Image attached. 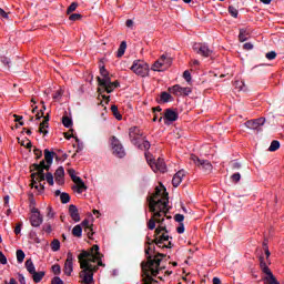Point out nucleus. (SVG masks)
Returning a JSON list of instances; mask_svg holds the SVG:
<instances>
[{"instance_id": "nucleus-1", "label": "nucleus", "mask_w": 284, "mask_h": 284, "mask_svg": "<svg viewBox=\"0 0 284 284\" xmlns=\"http://www.w3.org/2000/svg\"><path fill=\"white\" fill-rule=\"evenodd\" d=\"M169 204L170 195L165 186H162V190L159 189V186L155 187V193L149 201V212H152L153 214L148 222L149 230H154L156 223L160 224V227L163 226V221H165V219H161V216H165L170 212Z\"/></svg>"}, {"instance_id": "nucleus-2", "label": "nucleus", "mask_w": 284, "mask_h": 284, "mask_svg": "<svg viewBox=\"0 0 284 284\" xmlns=\"http://www.w3.org/2000/svg\"><path fill=\"white\" fill-rule=\"evenodd\" d=\"M130 70L138 77L145 78L150 75V64L143 60H135Z\"/></svg>"}, {"instance_id": "nucleus-3", "label": "nucleus", "mask_w": 284, "mask_h": 284, "mask_svg": "<svg viewBox=\"0 0 284 284\" xmlns=\"http://www.w3.org/2000/svg\"><path fill=\"white\" fill-rule=\"evenodd\" d=\"M260 267L263 274H266V276L263 277L264 284H281V282L276 280V276H274V273H272V270H270V266L265 263L263 256H260Z\"/></svg>"}, {"instance_id": "nucleus-4", "label": "nucleus", "mask_w": 284, "mask_h": 284, "mask_svg": "<svg viewBox=\"0 0 284 284\" xmlns=\"http://www.w3.org/2000/svg\"><path fill=\"white\" fill-rule=\"evenodd\" d=\"M164 241H170V235H168V227L158 226L154 233V243L156 246L161 247Z\"/></svg>"}, {"instance_id": "nucleus-5", "label": "nucleus", "mask_w": 284, "mask_h": 284, "mask_svg": "<svg viewBox=\"0 0 284 284\" xmlns=\"http://www.w3.org/2000/svg\"><path fill=\"white\" fill-rule=\"evenodd\" d=\"M111 148L114 156H118V159H123V156H125L123 144H121V141L114 135L111 138Z\"/></svg>"}, {"instance_id": "nucleus-6", "label": "nucleus", "mask_w": 284, "mask_h": 284, "mask_svg": "<svg viewBox=\"0 0 284 284\" xmlns=\"http://www.w3.org/2000/svg\"><path fill=\"white\" fill-rule=\"evenodd\" d=\"M80 272L81 278H83V283L85 284H92L94 282V275L92 274L91 266L88 264L83 263Z\"/></svg>"}, {"instance_id": "nucleus-7", "label": "nucleus", "mask_w": 284, "mask_h": 284, "mask_svg": "<svg viewBox=\"0 0 284 284\" xmlns=\"http://www.w3.org/2000/svg\"><path fill=\"white\" fill-rule=\"evenodd\" d=\"M148 163L153 172H168V166L165 165V160L159 158L156 161L152 159H148Z\"/></svg>"}, {"instance_id": "nucleus-8", "label": "nucleus", "mask_w": 284, "mask_h": 284, "mask_svg": "<svg viewBox=\"0 0 284 284\" xmlns=\"http://www.w3.org/2000/svg\"><path fill=\"white\" fill-rule=\"evenodd\" d=\"M190 159L197 168H200V170H203L204 172H212V163H210V161L201 160L194 154H192Z\"/></svg>"}, {"instance_id": "nucleus-9", "label": "nucleus", "mask_w": 284, "mask_h": 284, "mask_svg": "<svg viewBox=\"0 0 284 284\" xmlns=\"http://www.w3.org/2000/svg\"><path fill=\"white\" fill-rule=\"evenodd\" d=\"M172 94H175V97H179V94L181 97H189L190 94H192V89L189 87H181L179 84H175L173 87H170L168 89Z\"/></svg>"}, {"instance_id": "nucleus-10", "label": "nucleus", "mask_w": 284, "mask_h": 284, "mask_svg": "<svg viewBox=\"0 0 284 284\" xmlns=\"http://www.w3.org/2000/svg\"><path fill=\"white\" fill-rule=\"evenodd\" d=\"M193 50L196 52V54H201V57H212V49L205 43H194Z\"/></svg>"}, {"instance_id": "nucleus-11", "label": "nucleus", "mask_w": 284, "mask_h": 284, "mask_svg": "<svg viewBox=\"0 0 284 284\" xmlns=\"http://www.w3.org/2000/svg\"><path fill=\"white\" fill-rule=\"evenodd\" d=\"M262 125H265V118L245 122V126L248 128V130H256L257 132H263V129L261 128Z\"/></svg>"}, {"instance_id": "nucleus-12", "label": "nucleus", "mask_w": 284, "mask_h": 284, "mask_svg": "<svg viewBox=\"0 0 284 284\" xmlns=\"http://www.w3.org/2000/svg\"><path fill=\"white\" fill-rule=\"evenodd\" d=\"M30 222H31L32 227H39L41 225V223H43V216H41L39 209L33 207L31 210Z\"/></svg>"}, {"instance_id": "nucleus-13", "label": "nucleus", "mask_w": 284, "mask_h": 284, "mask_svg": "<svg viewBox=\"0 0 284 284\" xmlns=\"http://www.w3.org/2000/svg\"><path fill=\"white\" fill-rule=\"evenodd\" d=\"M129 136L133 145H139V140L141 139V136H143V132H141V129H139V126H132L129 130Z\"/></svg>"}, {"instance_id": "nucleus-14", "label": "nucleus", "mask_w": 284, "mask_h": 284, "mask_svg": "<svg viewBox=\"0 0 284 284\" xmlns=\"http://www.w3.org/2000/svg\"><path fill=\"white\" fill-rule=\"evenodd\" d=\"M73 261H74V255H72V252H69L67 254V260L64 263V274L67 276H71L72 272H74Z\"/></svg>"}, {"instance_id": "nucleus-15", "label": "nucleus", "mask_w": 284, "mask_h": 284, "mask_svg": "<svg viewBox=\"0 0 284 284\" xmlns=\"http://www.w3.org/2000/svg\"><path fill=\"white\" fill-rule=\"evenodd\" d=\"M100 247L99 245L94 244L91 247V252H93V255H91L90 257H87L85 261H88L89 265H92V263H97V261H100V258H103V254H101V252H99Z\"/></svg>"}, {"instance_id": "nucleus-16", "label": "nucleus", "mask_w": 284, "mask_h": 284, "mask_svg": "<svg viewBox=\"0 0 284 284\" xmlns=\"http://www.w3.org/2000/svg\"><path fill=\"white\" fill-rule=\"evenodd\" d=\"M164 121L168 124V121L170 123H174V121H179V112H176V110L174 109H166L164 110Z\"/></svg>"}, {"instance_id": "nucleus-17", "label": "nucleus", "mask_w": 284, "mask_h": 284, "mask_svg": "<svg viewBox=\"0 0 284 284\" xmlns=\"http://www.w3.org/2000/svg\"><path fill=\"white\" fill-rule=\"evenodd\" d=\"M90 256H93V252H92V248H90V251H85V250H82L81 253L78 255V261L80 263V267H83V263L88 264V258Z\"/></svg>"}, {"instance_id": "nucleus-18", "label": "nucleus", "mask_w": 284, "mask_h": 284, "mask_svg": "<svg viewBox=\"0 0 284 284\" xmlns=\"http://www.w3.org/2000/svg\"><path fill=\"white\" fill-rule=\"evenodd\" d=\"M64 176L65 170L63 169V166H59L54 173L55 182L58 183V185H63L65 183Z\"/></svg>"}, {"instance_id": "nucleus-19", "label": "nucleus", "mask_w": 284, "mask_h": 284, "mask_svg": "<svg viewBox=\"0 0 284 284\" xmlns=\"http://www.w3.org/2000/svg\"><path fill=\"white\" fill-rule=\"evenodd\" d=\"M69 214L74 223H79V221H81V216L79 215V209H77V205H69Z\"/></svg>"}, {"instance_id": "nucleus-20", "label": "nucleus", "mask_w": 284, "mask_h": 284, "mask_svg": "<svg viewBox=\"0 0 284 284\" xmlns=\"http://www.w3.org/2000/svg\"><path fill=\"white\" fill-rule=\"evenodd\" d=\"M44 169H34V166H30V172L31 173V179H32V182H31V185H37V176H42V175H45V173L43 172Z\"/></svg>"}, {"instance_id": "nucleus-21", "label": "nucleus", "mask_w": 284, "mask_h": 284, "mask_svg": "<svg viewBox=\"0 0 284 284\" xmlns=\"http://www.w3.org/2000/svg\"><path fill=\"white\" fill-rule=\"evenodd\" d=\"M183 176H185V170H180L172 179L173 187H179V185H181Z\"/></svg>"}, {"instance_id": "nucleus-22", "label": "nucleus", "mask_w": 284, "mask_h": 284, "mask_svg": "<svg viewBox=\"0 0 284 284\" xmlns=\"http://www.w3.org/2000/svg\"><path fill=\"white\" fill-rule=\"evenodd\" d=\"M163 65H165V54H162L161 58L153 63L151 70H153V72H161Z\"/></svg>"}, {"instance_id": "nucleus-23", "label": "nucleus", "mask_w": 284, "mask_h": 284, "mask_svg": "<svg viewBox=\"0 0 284 284\" xmlns=\"http://www.w3.org/2000/svg\"><path fill=\"white\" fill-rule=\"evenodd\" d=\"M77 185L73 187V190H77L78 194H82L83 190H88V186L85 185V182L81 178H75V181L73 182Z\"/></svg>"}, {"instance_id": "nucleus-24", "label": "nucleus", "mask_w": 284, "mask_h": 284, "mask_svg": "<svg viewBox=\"0 0 284 284\" xmlns=\"http://www.w3.org/2000/svg\"><path fill=\"white\" fill-rule=\"evenodd\" d=\"M98 85L100 88H105L106 85L112 83V79L110 75H105L104 78L101 79V77H97Z\"/></svg>"}, {"instance_id": "nucleus-25", "label": "nucleus", "mask_w": 284, "mask_h": 284, "mask_svg": "<svg viewBox=\"0 0 284 284\" xmlns=\"http://www.w3.org/2000/svg\"><path fill=\"white\" fill-rule=\"evenodd\" d=\"M54 156H57V153L50 152L48 149L44 150V161L48 163V165H52Z\"/></svg>"}, {"instance_id": "nucleus-26", "label": "nucleus", "mask_w": 284, "mask_h": 284, "mask_svg": "<svg viewBox=\"0 0 284 284\" xmlns=\"http://www.w3.org/2000/svg\"><path fill=\"white\" fill-rule=\"evenodd\" d=\"M170 101H174V98L169 92L163 91L160 94V103H170Z\"/></svg>"}, {"instance_id": "nucleus-27", "label": "nucleus", "mask_w": 284, "mask_h": 284, "mask_svg": "<svg viewBox=\"0 0 284 284\" xmlns=\"http://www.w3.org/2000/svg\"><path fill=\"white\" fill-rule=\"evenodd\" d=\"M50 122V115H45L44 120L40 123L39 132L41 134H48V130H44V128H48V123Z\"/></svg>"}, {"instance_id": "nucleus-28", "label": "nucleus", "mask_w": 284, "mask_h": 284, "mask_svg": "<svg viewBox=\"0 0 284 284\" xmlns=\"http://www.w3.org/2000/svg\"><path fill=\"white\" fill-rule=\"evenodd\" d=\"M24 267L29 274H34L37 272V267H34V263L32 262V258H29L24 263Z\"/></svg>"}, {"instance_id": "nucleus-29", "label": "nucleus", "mask_w": 284, "mask_h": 284, "mask_svg": "<svg viewBox=\"0 0 284 284\" xmlns=\"http://www.w3.org/2000/svg\"><path fill=\"white\" fill-rule=\"evenodd\" d=\"M115 88L113 87V84H106L105 87H101L98 89V92H100V94H103V92H106L108 94H112V92H114Z\"/></svg>"}, {"instance_id": "nucleus-30", "label": "nucleus", "mask_w": 284, "mask_h": 284, "mask_svg": "<svg viewBox=\"0 0 284 284\" xmlns=\"http://www.w3.org/2000/svg\"><path fill=\"white\" fill-rule=\"evenodd\" d=\"M239 39L241 43L247 41V39H250V31H247V29H240Z\"/></svg>"}, {"instance_id": "nucleus-31", "label": "nucleus", "mask_w": 284, "mask_h": 284, "mask_svg": "<svg viewBox=\"0 0 284 284\" xmlns=\"http://www.w3.org/2000/svg\"><path fill=\"white\" fill-rule=\"evenodd\" d=\"M125 50H128V42L122 41L118 49V53H116L118 59H121V57L125 54Z\"/></svg>"}, {"instance_id": "nucleus-32", "label": "nucleus", "mask_w": 284, "mask_h": 284, "mask_svg": "<svg viewBox=\"0 0 284 284\" xmlns=\"http://www.w3.org/2000/svg\"><path fill=\"white\" fill-rule=\"evenodd\" d=\"M43 276H45V272L41 271V272H34L32 274L33 281L36 283H41V281H43Z\"/></svg>"}, {"instance_id": "nucleus-33", "label": "nucleus", "mask_w": 284, "mask_h": 284, "mask_svg": "<svg viewBox=\"0 0 284 284\" xmlns=\"http://www.w3.org/2000/svg\"><path fill=\"white\" fill-rule=\"evenodd\" d=\"M72 234L73 236H77L78 239H81L82 234H83V229L81 227V225H75L73 229H72Z\"/></svg>"}, {"instance_id": "nucleus-34", "label": "nucleus", "mask_w": 284, "mask_h": 284, "mask_svg": "<svg viewBox=\"0 0 284 284\" xmlns=\"http://www.w3.org/2000/svg\"><path fill=\"white\" fill-rule=\"evenodd\" d=\"M280 148H281V142H278V140H273L268 148V152H276V150H278Z\"/></svg>"}, {"instance_id": "nucleus-35", "label": "nucleus", "mask_w": 284, "mask_h": 284, "mask_svg": "<svg viewBox=\"0 0 284 284\" xmlns=\"http://www.w3.org/2000/svg\"><path fill=\"white\" fill-rule=\"evenodd\" d=\"M51 250H52V252H59V250H61V242L59 240L54 239L51 242Z\"/></svg>"}, {"instance_id": "nucleus-36", "label": "nucleus", "mask_w": 284, "mask_h": 284, "mask_svg": "<svg viewBox=\"0 0 284 284\" xmlns=\"http://www.w3.org/2000/svg\"><path fill=\"white\" fill-rule=\"evenodd\" d=\"M111 112L113 113V116H115V119H118V121H121V119H123V115H121V113H119V106L113 104L111 106Z\"/></svg>"}, {"instance_id": "nucleus-37", "label": "nucleus", "mask_w": 284, "mask_h": 284, "mask_svg": "<svg viewBox=\"0 0 284 284\" xmlns=\"http://www.w3.org/2000/svg\"><path fill=\"white\" fill-rule=\"evenodd\" d=\"M16 254L18 263H22L26 258V253L23 252V250H18Z\"/></svg>"}, {"instance_id": "nucleus-38", "label": "nucleus", "mask_w": 284, "mask_h": 284, "mask_svg": "<svg viewBox=\"0 0 284 284\" xmlns=\"http://www.w3.org/2000/svg\"><path fill=\"white\" fill-rule=\"evenodd\" d=\"M229 13L231 14V17H233L234 19H237L239 18V9L233 7V6H230L229 7Z\"/></svg>"}, {"instance_id": "nucleus-39", "label": "nucleus", "mask_w": 284, "mask_h": 284, "mask_svg": "<svg viewBox=\"0 0 284 284\" xmlns=\"http://www.w3.org/2000/svg\"><path fill=\"white\" fill-rule=\"evenodd\" d=\"M62 124L64 128H72V119H70L68 115L62 116Z\"/></svg>"}, {"instance_id": "nucleus-40", "label": "nucleus", "mask_w": 284, "mask_h": 284, "mask_svg": "<svg viewBox=\"0 0 284 284\" xmlns=\"http://www.w3.org/2000/svg\"><path fill=\"white\" fill-rule=\"evenodd\" d=\"M60 201L63 204L70 203V194L63 192L62 194H60Z\"/></svg>"}, {"instance_id": "nucleus-41", "label": "nucleus", "mask_w": 284, "mask_h": 284, "mask_svg": "<svg viewBox=\"0 0 284 284\" xmlns=\"http://www.w3.org/2000/svg\"><path fill=\"white\" fill-rule=\"evenodd\" d=\"M44 180L49 185H54V175H52V173L48 172Z\"/></svg>"}, {"instance_id": "nucleus-42", "label": "nucleus", "mask_w": 284, "mask_h": 284, "mask_svg": "<svg viewBox=\"0 0 284 284\" xmlns=\"http://www.w3.org/2000/svg\"><path fill=\"white\" fill-rule=\"evenodd\" d=\"M150 146H151V144H150V141H148V140H144L142 144L138 143V148L140 150H150Z\"/></svg>"}, {"instance_id": "nucleus-43", "label": "nucleus", "mask_w": 284, "mask_h": 284, "mask_svg": "<svg viewBox=\"0 0 284 284\" xmlns=\"http://www.w3.org/2000/svg\"><path fill=\"white\" fill-rule=\"evenodd\" d=\"M45 165V160H41L39 164L33 163L30 165V168H33V170H39V169H43Z\"/></svg>"}, {"instance_id": "nucleus-44", "label": "nucleus", "mask_w": 284, "mask_h": 284, "mask_svg": "<svg viewBox=\"0 0 284 284\" xmlns=\"http://www.w3.org/2000/svg\"><path fill=\"white\" fill-rule=\"evenodd\" d=\"M77 8H79V3L77 2H72L69 8L67 9V13L71 14V12H74V10H77Z\"/></svg>"}, {"instance_id": "nucleus-45", "label": "nucleus", "mask_w": 284, "mask_h": 284, "mask_svg": "<svg viewBox=\"0 0 284 284\" xmlns=\"http://www.w3.org/2000/svg\"><path fill=\"white\" fill-rule=\"evenodd\" d=\"M68 172H69V175L71 178V181H73V183L77 181V179H81V178L75 175L77 171H74V169H69Z\"/></svg>"}, {"instance_id": "nucleus-46", "label": "nucleus", "mask_w": 284, "mask_h": 284, "mask_svg": "<svg viewBox=\"0 0 284 284\" xmlns=\"http://www.w3.org/2000/svg\"><path fill=\"white\" fill-rule=\"evenodd\" d=\"M70 21H81V19H83V16H81L80 13H73L69 17Z\"/></svg>"}, {"instance_id": "nucleus-47", "label": "nucleus", "mask_w": 284, "mask_h": 284, "mask_svg": "<svg viewBox=\"0 0 284 284\" xmlns=\"http://www.w3.org/2000/svg\"><path fill=\"white\" fill-rule=\"evenodd\" d=\"M265 57L268 61H274V59H276V51H270L265 54Z\"/></svg>"}, {"instance_id": "nucleus-48", "label": "nucleus", "mask_w": 284, "mask_h": 284, "mask_svg": "<svg viewBox=\"0 0 284 284\" xmlns=\"http://www.w3.org/2000/svg\"><path fill=\"white\" fill-rule=\"evenodd\" d=\"M51 270H52L53 274H55L57 276H58L59 274H61V265H59V264H54V265L51 267Z\"/></svg>"}, {"instance_id": "nucleus-49", "label": "nucleus", "mask_w": 284, "mask_h": 284, "mask_svg": "<svg viewBox=\"0 0 284 284\" xmlns=\"http://www.w3.org/2000/svg\"><path fill=\"white\" fill-rule=\"evenodd\" d=\"M183 79L186 80V83H190L192 81V73H190L187 70L183 72Z\"/></svg>"}, {"instance_id": "nucleus-50", "label": "nucleus", "mask_w": 284, "mask_h": 284, "mask_svg": "<svg viewBox=\"0 0 284 284\" xmlns=\"http://www.w3.org/2000/svg\"><path fill=\"white\" fill-rule=\"evenodd\" d=\"M174 221L176 223H183V221H185V216L183 214H175L174 215Z\"/></svg>"}, {"instance_id": "nucleus-51", "label": "nucleus", "mask_w": 284, "mask_h": 284, "mask_svg": "<svg viewBox=\"0 0 284 284\" xmlns=\"http://www.w3.org/2000/svg\"><path fill=\"white\" fill-rule=\"evenodd\" d=\"M0 263L1 265H8V257H6V254L0 251Z\"/></svg>"}, {"instance_id": "nucleus-52", "label": "nucleus", "mask_w": 284, "mask_h": 284, "mask_svg": "<svg viewBox=\"0 0 284 284\" xmlns=\"http://www.w3.org/2000/svg\"><path fill=\"white\" fill-rule=\"evenodd\" d=\"M21 227H23V222L17 223L14 227V234H21Z\"/></svg>"}, {"instance_id": "nucleus-53", "label": "nucleus", "mask_w": 284, "mask_h": 284, "mask_svg": "<svg viewBox=\"0 0 284 284\" xmlns=\"http://www.w3.org/2000/svg\"><path fill=\"white\" fill-rule=\"evenodd\" d=\"M231 180L233 181V183H239V181H241V173H234L231 176Z\"/></svg>"}, {"instance_id": "nucleus-54", "label": "nucleus", "mask_w": 284, "mask_h": 284, "mask_svg": "<svg viewBox=\"0 0 284 284\" xmlns=\"http://www.w3.org/2000/svg\"><path fill=\"white\" fill-rule=\"evenodd\" d=\"M33 154L36 155V159H41V156H43V152L41 151V149H34L33 150Z\"/></svg>"}, {"instance_id": "nucleus-55", "label": "nucleus", "mask_w": 284, "mask_h": 284, "mask_svg": "<svg viewBox=\"0 0 284 284\" xmlns=\"http://www.w3.org/2000/svg\"><path fill=\"white\" fill-rule=\"evenodd\" d=\"M16 119V123H19V125H24L26 123L23 122V116L22 115H13Z\"/></svg>"}, {"instance_id": "nucleus-56", "label": "nucleus", "mask_w": 284, "mask_h": 284, "mask_svg": "<svg viewBox=\"0 0 284 284\" xmlns=\"http://www.w3.org/2000/svg\"><path fill=\"white\" fill-rule=\"evenodd\" d=\"M84 232H87L89 239H92V236H94L92 226H88L87 229H84Z\"/></svg>"}, {"instance_id": "nucleus-57", "label": "nucleus", "mask_w": 284, "mask_h": 284, "mask_svg": "<svg viewBox=\"0 0 284 284\" xmlns=\"http://www.w3.org/2000/svg\"><path fill=\"white\" fill-rule=\"evenodd\" d=\"M51 284H64L63 280H61V277L55 276L51 280Z\"/></svg>"}, {"instance_id": "nucleus-58", "label": "nucleus", "mask_w": 284, "mask_h": 284, "mask_svg": "<svg viewBox=\"0 0 284 284\" xmlns=\"http://www.w3.org/2000/svg\"><path fill=\"white\" fill-rule=\"evenodd\" d=\"M100 74H101V77H108V75H110V73L108 72V70L105 69V67H101L100 68Z\"/></svg>"}, {"instance_id": "nucleus-59", "label": "nucleus", "mask_w": 284, "mask_h": 284, "mask_svg": "<svg viewBox=\"0 0 284 284\" xmlns=\"http://www.w3.org/2000/svg\"><path fill=\"white\" fill-rule=\"evenodd\" d=\"M178 234H183L185 232V225L183 223H180V225L176 229Z\"/></svg>"}, {"instance_id": "nucleus-60", "label": "nucleus", "mask_w": 284, "mask_h": 284, "mask_svg": "<svg viewBox=\"0 0 284 284\" xmlns=\"http://www.w3.org/2000/svg\"><path fill=\"white\" fill-rule=\"evenodd\" d=\"M1 63H3V65H7V68H10V60L6 57H2L0 59Z\"/></svg>"}, {"instance_id": "nucleus-61", "label": "nucleus", "mask_w": 284, "mask_h": 284, "mask_svg": "<svg viewBox=\"0 0 284 284\" xmlns=\"http://www.w3.org/2000/svg\"><path fill=\"white\" fill-rule=\"evenodd\" d=\"M244 50H253L254 49V44H252L251 42H246L243 45Z\"/></svg>"}, {"instance_id": "nucleus-62", "label": "nucleus", "mask_w": 284, "mask_h": 284, "mask_svg": "<svg viewBox=\"0 0 284 284\" xmlns=\"http://www.w3.org/2000/svg\"><path fill=\"white\" fill-rule=\"evenodd\" d=\"M156 245V242H154V239H150V236H146V242H145V245Z\"/></svg>"}, {"instance_id": "nucleus-63", "label": "nucleus", "mask_w": 284, "mask_h": 284, "mask_svg": "<svg viewBox=\"0 0 284 284\" xmlns=\"http://www.w3.org/2000/svg\"><path fill=\"white\" fill-rule=\"evenodd\" d=\"M0 18L1 19H8V12H6L3 9L0 8Z\"/></svg>"}, {"instance_id": "nucleus-64", "label": "nucleus", "mask_w": 284, "mask_h": 284, "mask_svg": "<svg viewBox=\"0 0 284 284\" xmlns=\"http://www.w3.org/2000/svg\"><path fill=\"white\" fill-rule=\"evenodd\" d=\"M4 284H19L17 283V280L14 277H11L8 282V280H4Z\"/></svg>"}]
</instances>
